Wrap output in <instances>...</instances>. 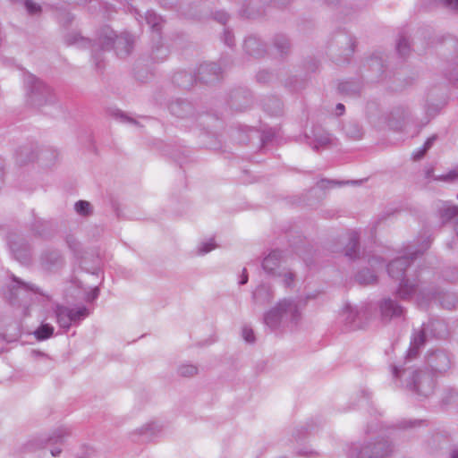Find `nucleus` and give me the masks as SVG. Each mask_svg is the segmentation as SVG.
<instances>
[{"label": "nucleus", "instance_id": "14", "mask_svg": "<svg viewBox=\"0 0 458 458\" xmlns=\"http://www.w3.org/2000/svg\"><path fill=\"white\" fill-rule=\"evenodd\" d=\"M133 43V38L128 33H123L120 36H115V38L113 36L108 37L107 45L114 46L117 55L120 57H124L131 52Z\"/></svg>", "mask_w": 458, "mask_h": 458}, {"label": "nucleus", "instance_id": "45", "mask_svg": "<svg viewBox=\"0 0 458 458\" xmlns=\"http://www.w3.org/2000/svg\"><path fill=\"white\" fill-rule=\"evenodd\" d=\"M66 243L74 253H78L81 250V243L78 242L76 238L73 236H68L66 238Z\"/></svg>", "mask_w": 458, "mask_h": 458}, {"label": "nucleus", "instance_id": "34", "mask_svg": "<svg viewBox=\"0 0 458 458\" xmlns=\"http://www.w3.org/2000/svg\"><path fill=\"white\" fill-rule=\"evenodd\" d=\"M216 248V244L214 242V239H209L206 242H202L197 247V254L198 255H205L214 249Z\"/></svg>", "mask_w": 458, "mask_h": 458}, {"label": "nucleus", "instance_id": "33", "mask_svg": "<svg viewBox=\"0 0 458 458\" xmlns=\"http://www.w3.org/2000/svg\"><path fill=\"white\" fill-rule=\"evenodd\" d=\"M54 333V327L49 324L41 325L36 331L35 335L38 340H46Z\"/></svg>", "mask_w": 458, "mask_h": 458}, {"label": "nucleus", "instance_id": "64", "mask_svg": "<svg viewBox=\"0 0 458 458\" xmlns=\"http://www.w3.org/2000/svg\"><path fill=\"white\" fill-rule=\"evenodd\" d=\"M406 427H413L412 422H411V421H410V424H409V425H406Z\"/></svg>", "mask_w": 458, "mask_h": 458}, {"label": "nucleus", "instance_id": "3", "mask_svg": "<svg viewBox=\"0 0 458 458\" xmlns=\"http://www.w3.org/2000/svg\"><path fill=\"white\" fill-rule=\"evenodd\" d=\"M25 102L33 108H41L55 103V97L52 89L33 74L24 77Z\"/></svg>", "mask_w": 458, "mask_h": 458}, {"label": "nucleus", "instance_id": "30", "mask_svg": "<svg viewBox=\"0 0 458 458\" xmlns=\"http://www.w3.org/2000/svg\"><path fill=\"white\" fill-rule=\"evenodd\" d=\"M356 280L360 284H369L376 282L377 276L369 269H363L357 274Z\"/></svg>", "mask_w": 458, "mask_h": 458}, {"label": "nucleus", "instance_id": "63", "mask_svg": "<svg viewBox=\"0 0 458 458\" xmlns=\"http://www.w3.org/2000/svg\"><path fill=\"white\" fill-rule=\"evenodd\" d=\"M275 1L279 3V4H284V1H281V0H275Z\"/></svg>", "mask_w": 458, "mask_h": 458}, {"label": "nucleus", "instance_id": "18", "mask_svg": "<svg viewBox=\"0 0 458 458\" xmlns=\"http://www.w3.org/2000/svg\"><path fill=\"white\" fill-rule=\"evenodd\" d=\"M274 296L272 288L266 284L259 285L252 293L253 301L260 305L269 303L274 299Z\"/></svg>", "mask_w": 458, "mask_h": 458}, {"label": "nucleus", "instance_id": "49", "mask_svg": "<svg viewBox=\"0 0 458 458\" xmlns=\"http://www.w3.org/2000/svg\"><path fill=\"white\" fill-rule=\"evenodd\" d=\"M215 19L217 20L220 23L225 24V22L228 21V15L225 12H217L215 14Z\"/></svg>", "mask_w": 458, "mask_h": 458}, {"label": "nucleus", "instance_id": "19", "mask_svg": "<svg viewBox=\"0 0 458 458\" xmlns=\"http://www.w3.org/2000/svg\"><path fill=\"white\" fill-rule=\"evenodd\" d=\"M162 431V426L157 422H148L136 430V433L144 439L148 440Z\"/></svg>", "mask_w": 458, "mask_h": 458}, {"label": "nucleus", "instance_id": "29", "mask_svg": "<svg viewBox=\"0 0 458 458\" xmlns=\"http://www.w3.org/2000/svg\"><path fill=\"white\" fill-rule=\"evenodd\" d=\"M89 315V310L84 306L76 308V309L71 308L72 324V323H74V324L80 323L81 320H83Z\"/></svg>", "mask_w": 458, "mask_h": 458}, {"label": "nucleus", "instance_id": "53", "mask_svg": "<svg viewBox=\"0 0 458 458\" xmlns=\"http://www.w3.org/2000/svg\"><path fill=\"white\" fill-rule=\"evenodd\" d=\"M247 282H248V274H247L246 269L244 268L242 271V278H241L239 284H247Z\"/></svg>", "mask_w": 458, "mask_h": 458}, {"label": "nucleus", "instance_id": "20", "mask_svg": "<svg viewBox=\"0 0 458 458\" xmlns=\"http://www.w3.org/2000/svg\"><path fill=\"white\" fill-rule=\"evenodd\" d=\"M56 321L58 325L68 330L72 325L71 308L65 306H57L55 309Z\"/></svg>", "mask_w": 458, "mask_h": 458}, {"label": "nucleus", "instance_id": "1", "mask_svg": "<svg viewBox=\"0 0 458 458\" xmlns=\"http://www.w3.org/2000/svg\"><path fill=\"white\" fill-rule=\"evenodd\" d=\"M305 303L298 297H284L263 315L264 324L271 330H293L302 319Z\"/></svg>", "mask_w": 458, "mask_h": 458}, {"label": "nucleus", "instance_id": "52", "mask_svg": "<svg viewBox=\"0 0 458 458\" xmlns=\"http://www.w3.org/2000/svg\"><path fill=\"white\" fill-rule=\"evenodd\" d=\"M426 152L427 151L425 150V148H420V149H418L417 151H415L413 153V159L414 160L421 159L424 157V155L426 154Z\"/></svg>", "mask_w": 458, "mask_h": 458}, {"label": "nucleus", "instance_id": "15", "mask_svg": "<svg viewBox=\"0 0 458 458\" xmlns=\"http://www.w3.org/2000/svg\"><path fill=\"white\" fill-rule=\"evenodd\" d=\"M221 73V68L215 63L203 64L199 69L195 75V80H199L204 83H211L219 79Z\"/></svg>", "mask_w": 458, "mask_h": 458}, {"label": "nucleus", "instance_id": "47", "mask_svg": "<svg viewBox=\"0 0 458 458\" xmlns=\"http://www.w3.org/2000/svg\"><path fill=\"white\" fill-rule=\"evenodd\" d=\"M270 101L273 103V105H274L275 108H274V109H271V108H270V106H269V105H268V104H267V103L265 104V108H266L268 112H270L271 114H278V113L280 112V110H281V103H280V101H279L278 99H276V98H275V99H271Z\"/></svg>", "mask_w": 458, "mask_h": 458}, {"label": "nucleus", "instance_id": "27", "mask_svg": "<svg viewBox=\"0 0 458 458\" xmlns=\"http://www.w3.org/2000/svg\"><path fill=\"white\" fill-rule=\"evenodd\" d=\"M331 142V138L329 134L326 132H314V140L313 143H310V145L313 144L312 148L313 149L318 150L321 147H326L329 145Z\"/></svg>", "mask_w": 458, "mask_h": 458}, {"label": "nucleus", "instance_id": "32", "mask_svg": "<svg viewBox=\"0 0 458 458\" xmlns=\"http://www.w3.org/2000/svg\"><path fill=\"white\" fill-rule=\"evenodd\" d=\"M441 217L444 222L450 221L452 219H458V207L457 206H446L441 210Z\"/></svg>", "mask_w": 458, "mask_h": 458}, {"label": "nucleus", "instance_id": "35", "mask_svg": "<svg viewBox=\"0 0 458 458\" xmlns=\"http://www.w3.org/2000/svg\"><path fill=\"white\" fill-rule=\"evenodd\" d=\"M276 276L282 277V282L285 287H292L295 275L288 269L280 271Z\"/></svg>", "mask_w": 458, "mask_h": 458}, {"label": "nucleus", "instance_id": "51", "mask_svg": "<svg viewBox=\"0 0 458 458\" xmlns=\"http://www.w3.org/2000/svg\"><path fill=\"white\" fill-rule=\"evenodd\" d=\"M437 140V136L436 135H433L431 137H429L426 142L424 143L423 145V148H425L426 151H428L433 145V143L435 142V140Z\"/></svg>", "mask_w": 458, "mask_h": 458}, {"label": "nucleus", "instance_id": "58", "mask_svg": "<svg viewBox=\"0 0 458 458\" xmlns=\"http://www.w3.org/2000/svg\"><path fill=\"white\" fill-rule=\"evenodd\" d=\"M454 229L456 237L458 238V218L454 221Z\"/></svg>", "mask_w": 458, "mask_h": 458}, {"label": "nucleus", "instance_id": "17", "mask_svg": "<svg viewBox=\"0 0 458 458\" xmlns=\"http://www.w3.org/2000/svg\"><path fill=\"white\" fill-rule=\"evenodd\" d=\"M41 264L46 269L50 270L63 264V257L58 250H47L41 255Z\"/></svg>", "mask_w": 458, "mask_h": 458}, {"label": "nucleus", "instance_id": "50", "mask_svg": "<svg viewBox=\"0 0 458 458\" xmlns=\"http://www.w3.org/2000/svg\"><path fill=\"white\" fill-rule=\"evenodd\" d=\"M224 40H225V43L227 45V46H233V43H234V40H233V35L231 34L230 31L228 30H225V34H224Z\"/></svg>", "mask_w": 458, "mask_h": 458}, {"label": "nucleus", "instance_id": "6", "mask_svg": "<svg viewBox=\"0 0 458 458\" xmlns=\"http://www.w3.org/2000/svg\"><path fill=\"white\" fill-rule=\"evenodd\" d=\"M406 387L418 395L428 397L434 392L435 380L428 371L416 369L409 372Z\"/></svg>", "mask_w": 458, "mask_h": 458}, {"label": "nucleus", "instance_id": "7", "mask_svg": "<svg viewBox=\"0 0 458 458\" xmlns=\"http://www.w3.org/2000/svg\"><path fill=\"white\" fill-rule=\"evenodd\" d=\"M428 328H430L434 335L437 338H444L447 335L446 326L443 321L435 320L430 322L428 326L423 325L418 332L414 333L411 338V346L408 351L409 358L417 356L419 349L425 344L426 334Z\"/></svg>", "mask_w": 458, "mask_h": 458}, {"label": "nucleus", "instance_id": "8", "mask_svg": "<svg viewBox=\"0 0 458 458\" xmlns=\"http://www.w3.org/2000/svg\"><path fill=\"white\" fill-rule=\"evenodd\" d=\"M71 436L68 428L62 427L55 429L50 436H35L27 442V448L30 451H36L45 447L47 445H63L66 438Z\"/></svg>", "mask_w": 458, "mask_h": 458}, {"label": "nucleus", "instance_id": "59", "mask_svg": "<svg viewBox=\"0 0 458 458\" xmlns=\"http://www.w3.org/2000/svg\"><path fill=\"white\" fill-rule=\"evenodd\" d=\"M451 458H458V449H454L451 454Z\"/></svg>", "mask_w": 458, "mask_h": 458}, {"label": "nucleus", "instance_id": "26", "mask_svg": "<svg viewBox=\"0 0 458 458\" xmlns=\"http://www.w3.org/2000/svg\"><path fill=\"white\" fill-rule=\"evenodd\" d=\"M344 134L351 140H358L363 136L362 128L356 122H348L343 127Z\"/></svg>", "mask_w": 458, "mask_h": 458}, {"label": "nucleus", "instance_id": "42", "mask_svg": "<svg viewBox=\"0 0 458 458\" xmlns=\"http://www.w3.org/2000/svg\"><path fill=\"white\" fill-rule=\"evenodd\" d=\"M446 9L458 13V0H434Z\"/></svg>", "mask_w": 458, "mask_h": 458}, {"label": "nucleus", "instance_id": "24", "mask_svg": "<svg viewBox=\"0 0 458 458\" xmlns=\"http://www.w3.org/2000/svg\"><path fill=\"white\" fill-rule=\"evenodd\" d=\"M147 23L151 28L152 31L157 34V37L160 38V31L162 30L163 20L153 11H148L145 15Z\"/></svg>", "mask_w": 458, "mask_h": 458}, {"label": "nucleus", "instance_id": "22", "mask_svg": "<svg viewBox=\"0 0 458 458\" xmlns=\"http://www.w3.org/2000/svg\"><path fill=\"white\" fill-rule=\"evenodd\" d=\"M345 256L351 259L359 257V235L357 232H352L349 235V243L345 247Z\"/></svg>", "mask_w": 458, "mask_h": 458}, {"label": "nucleus", "instance_id": "25", "mask_svg": "<svg viewBox=\"0 0 458 458\" xmlns=\"http://www.w3.org/2000/svg\"><path fill=\"white\" fill-rule=\"evenodd\" d=\"M445 75L449 81L458 86V54L448 59Z\"/></svg>", "mask_w": 458, "mask_h": 458}, {"label": "nucleus", "instance_id": "39", "mask_svg": "<svg viewBox=\"0 0 458 458\" xmlns=\"http://www.w3.org/2000/svg\"><path fill=\"white\" fill-rule=\"evenodd\" d=\"M396 48H397L398 53L402 56H405L406 55H408V53L410 51L409 39L405 37H401L397 42Z\"/></svg>", "mask_w": 458, "mask_h": 458}, {"label": "nucleus", "instance_id": "31", "mask_svg": "<svg viewBox=\"0 0 458 458\" xmlns=\"http://www.w3.org/2000/svg\"><path fill=\"white\" fill-rule=\"evenodd\" d=\"M274 47L279 54H286L290 48V43L284 36L279 35L274 39Z\"/></svg>", "mask_w": 458, "mask_h": 458}, {"label": "nucleus", "instance_id": "10", "mask_svg": "<svg viewBox=\"0 0 458 458\" xmlns=\"http://www.w3.org/2000/svg\"><path fill=\"white\" fill-rule=\"evenodd\" d=\"M8 245L14 257L21 264H27L30 261V250L23 239L15 234L8 236Z\"/></svg>", "mask_w": 458, "mask_h": 458}, {"label": "nucleus", "instance_id": "56", "mask_svg": "<svg viewBox=\"0 0 458 458\" xmlns=\"http://www.w3.org/2000/svg\"><path fill=\"white\" fill-rule=\"evenodd\" d=\"M393 374H394V377H400V370L398 369L397 367H394Z\"/></svg>", "mask_w": 458, "mask_h": 458}, {"label": "nucleus", "instance_id": "60", "mask_svg": "<svg viewBox=\"0 0 458 458\" xmlns=\"http://www.w3.org/2000/svg\"><path fill=\"white\" fill-rule=\"evenodd\" d=\"M348 40L351 42V47H350L349 52L352 53V52H353V43L352 42L351 38H348Z\"/></svg>", "mask_w": 458, "mask_h": 458}, {"label": "nucleus", "instance_id": "57", "mask_svg": "<svg viewBox=\"0 0 458 458\" xmlns=\"http://www.w3.org/2000/svg\"><path fill=\"white\" fill-rule=\"evenodd\" d=\"M99 289L96 287L92 292V299H96L98 296Z\"/></svg>", "mask_w": 458, "mask_h": 458}, {"label": "nucleus", "instance_id": "2", "mask_svg": "<svg viewBox=\"0 0 458 458\" xmlns=\"http://www.w3.org/2000/svg\"><path fill=\"white\" fill-rule=\"evenodd\" d=\"M431 240L427 237L422 241L419 249L411 250L409 248L405 255L392 260L387 266V272L392 278L400 280L397 289V295L405 300L411 297L417 293L418 285L414 282H411L409 278H403L405 271L411 263V259L421 255L430 246Z\"/></svg>", "mask_w": 458, "mask_h": 458}, {"label": "nucleus", "instance_id": "36", "mask_svg": "<svg viewBox=\"0 0 458 458\" xmlns=\"http://www.w3.org/2000/svg\"><path fill=\"white\" fill-rule=\"evenodd\" d=\"M456 302L457 298L455 297V295L452 293H445L443 294L442 297H440L441 305L447 310H452L453 308H454Z\"/></svg>", "mask_w": 458, "mask_h": 458}, {"label": "nucleus", "instance_id": "12", "mask_svg": "<svg viewBox=\"0 0 458 458\" xmlns=\"http://www.w3.org/2000/svg\"><path fill=\"white\" fill-rule=\"evenodd\" d=\"M379 311L383 321L399 318L404 314L403 308L390 298H385L379 302Z\"/></svg>", "mask_w": 458, "mask_h": 458}, {"label": "nucleus", "instance_id": "28", "mask_svg": "<svg viewBox=\"0 0 458 458\" xmlns=\"http://www.w3.org/2000/svg\"><path fill=\"white\" fill-rule=\"evenodd\" d=\"M74 210L81 216H89L93 213L92 206L89 201L79 200L74 204Z\"/></svg>", "mask_w": 458, "mask_h": 458}, {"label": "nucleus", "instance_id": "13", "mask_svg": "<svg viewBox=\"0 0 458 458\" xmlns=\"http://www.w3.org/2000/svg\"><path fill=\"white\" fill-rule=\"evenodd\" d=\"M340 318L342 322H344L350 330L360 329L364 327L361 313L357 308H353L350 305L344 306L340 314Z\"/></svg>", "mask_w": 458, "mask_h": 458}, {"label": "nucleus", "instance_id": "9", "mask_svg": "<svg viewBox=\"0 0 458 458\" xmlns=\"http://www.w3.org/2000/svg\"><path fill=\"white\" fill-rule=\"evenodd\" d=\"M411 117L410 110L404 106H396L393 107L386 116L387 125L394 131L403 130Z\"/></svg>", "mask_w": 458, "mask_h": 458}, {"label": "nucleus", "instance_id": "11", "mask_svg": "<svg viewBox=\"0 0 458 458\" xmlns=\"http://www.w3.org/2000/svg\"><path fill=\"white\" fill-rule=\"evenodd\" d=\"M427 363L437 373H444L451 367V359L444 351L431 352L427 355Z\"/></svg>", "mask_w": 458, "mask_h": 458}, {"label": "nucleus", "instance_id": "61", "mask_svg": "<svg viewBox=\"0 0 458 458\" xmlns=\"http://www.w3.org/2000/svg\"><path fill=\"white\" fill-rule=\"evenodd\" d=\"M27 150L28 149L26 148H21V150H20L21 151V156H22L23 154H26Z\"/></svg>", "mask_w": 458, "mask_h": 458}, {"label": "nucleus", "instance_id": "43", "mask_svg": "<svg viewBox=\"0 0 458 458\" xmlns=\"http://www.w3.org/2000/svg\"><path fill=\"white\" fill-rule=\"evenodd\" d=\"M24 5H25L27 12L30 14L34 15V14H38L41 13V6L38 4L34 3L31 0H25Z\"/></svg>", "mask_w": 458, "mask_h": 458}, {"label": "nucleus", "instance_id": "5", "mask_svg": "<svg viewBox=\"0 0 458 458\" xmlns=\"http://www.w3.org/2000/svg\"><path fill=\"white\" fill-rule=\"evenodd\" d=\"M37 294H43L38 287L13 276L12 283L4 293V297L13 305L27 306L33 300V296Z\"/></svg>", "mask_w": 458, "mask_h": 458}, {"label": "nucleus", "instance_id": "37", "mask_svg": "<svg viewBox=\"0 0 458 458\" xmlns=\"http://www.w3.org/2000/svg\"><path fill=\"white\" fill-rule=\"evenodd\" d=\"M178 373L182 377H193L198 373V368L192 364H182L178 368Z\"/></svg>", "mask_w": 458, "mask_h": 458}, {"label": "nucleus", "instance_id": "55", "mask_svg": "<svg viewBox=\"0 0 458 458\" xmlns=\"http://www.w3.org/2000/svg\"><path fill=\"white\" fill-rule=\"evenodd\" d=\"M62 450L60 448H53L51 449V454L53 456H57L61 454Z\"/></svg>", "mask_w": 458, "mask_h": 458}, {"label": "nucleus", "instance_id": "23", "mask_svg": "<svg viewBox=\"0 0 458 458\" xmlns=\"http://www.w3.org/2000/svg\"><path fill=\"white\" fill-rule=\"evenodd\" d=\"M64 43L67 46H77L79 47H85L89 45V40L81 35L78 31L68 32L64 36Z\"/></svg>", "mask_w": 458, "mask_h": 458}, {"label": "nucleus", "instance_id": "16", "mask_svg": "<svg viewBox=\"0 0 458 458\" xmlns=\"http://www.w3.org/2000/svg\"><path fill=\"white\" fill-rule=\"evenodd\" d=\"M281 261L282 252L279 250H273L264 258L262 267L267 274L276 276L280 272L277 271V269L279 268Z\"/></svg>", "mask_w": 458, "mask_h": 458}, {"label": "nucleus", "instance_id": "62", "mask_svg": "<svg viewBox=\"0 0 458 458\" xmlns=\"http://www.w3.org/2000/svg\"><path fill=\"white\" fill-rule=\"evenodd\" d=\"M454 242H452L448 243V247H449L450 249H452V248L454 247V246H453V244H454Z\"/></svg>", "mask_w": 458, "mask_h": 458}, {"label": "nucleus", "instance_id": "44", "mask_svg": "<svg viewBox=\"0 0 458 458\" xmlns=\"http://www.w3.org/2000/svg\"><path fill=\"white\" fill-rule=\"evenodd\" d=\"M242 335L245 342L249 344H253L255 342V335L251 327L247 326L243 327L242 330Z\"/></svg>", "mask_w": 458, "mask_h": 458}, {"label": "nucleus", "instance_id": "4", "mask_svg": "<svg viewBox=\"0 0 458 458\" xmlns=\"http://www.w3.org/2000/svg\"><path fill=\"white\" fill-rule=\"evenodd\" d=\"M393 454L392 444L383 437L363 445H353L348 458H390Z\"/></svg>", "mask_w": 458, "mask_h": 458}, {"label": "nucleus", "instance_id": "46", "mask_svg": "<svg viewBox=\"0 0 458 458\" xmlns=\"http://www.w3.org/2000/svg\"><path fill=\"white\" fill-rule=\"evenodd\" d=\"M457 178H458V167L454 168V170H451L449 173H447L445 175H442L441 177H436L435 180L454 181Z\"/></svg>", "mask_w": 458, "mask_h": 458}, {"label": "nucleus", "instance_id": "41", "mask_svg": "<svg viewBox=\"0 0 458 458\" xmlns=\"http://www.w3.org/2000/svg\"><path fill=\"white\" fill-rule=\"evenodd\" d=\"M57 19L60 25L67 27L72 22L73 16L68 12H61L58 13Z\"/></svg>", "mask_w": 458, "mask_h": 458}, {"label": "nucleus", "instance_id": "38", "mask_svg": "<svg viewBox=\"0 0 458 458\" xmlns=\"http://www.w3.org/2000/svg\"><path fill=\"white\" fill-rule=\"evenodd\" d=\"M174 81L183 88H188L192 84V76L186 72H180L174 77Z\"/></svg>", "mask_w": 458, "mask_h": 458}, {"label": "nucleus", "instance_id": "40", "mask_svg": "<svg viewBox=\"0 0 458 458\" xmlns=\"http://www.w3.org/2000/svg\"><path fill=\"white\" fill-rule=\"evenodd\" d=\"M191 106L189 104L183 102V101H177L175 103H173L170 106V110L172 114L177 116H184V114L181 112V109H190Z\"/></svg>", "mask_w": 458, "mask_h": 458}, {"label": "nucleus", "instance_id": "21", "mask_svg": "<svg viewBox=\"0 0 458 458\" xmlns=\"http://www.w3.org/2000/svg\"><path fill=\"white\" fill-rule=\"evenodd\" d=\"M244 49L249 55L254 56H260L264 52L262 43L255 37L246 38L244 41Z\"/></svg>", "mask_w": 458, "mask_h": 458}, {"label": "nucleus", "instance_id": "48", "mask_svg": "<svg viewBox=\"0 0 458 458\" xmlns=\"http://www.w3.org/2000/svg\"><path fill=\"white\" fill-rule=\"evenodd\" d=\"M352 84L349 82H344L339 85V90L343 93L352 95L353 93H356V91L351 90Z\"/></svg>", "mask_w": 458, "mask_h": 458}, {"label": "nucleus", "instance_id": "54", "mask_svg": "<svg viewBox=\"0 0 458 458\" xmlns=\"http://www.w3.org/2000/svg\"><path fill=\"white\" fill-rule=\"evenodd\" d=\"M336 111L338 112V114H342L344 111V106L343 104H338L336 106Z\"/></svg>", "mask_w": 458, "mask_h": 458}]
</instances>
